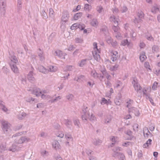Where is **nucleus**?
Masks as SVG:
<instances>
[{
	"mask_svg": "<svg viewBox=\"0 0 160 160\" xmlns=\"http://www.w3.org/2000/svg\"><path fill=\"white\" fill-rule=\"evenodd\" d=\"M34 100V99L32 97H29L26 98V101L30 103H32Z\"/></svg>",
	"mask_w": 160,
	"mask_h": 160,
	"instance_id": "47",
	"label": "nucleus"
},
{
	"mask_svg": "<svg viewBox=\"0 0 160 160\" xmlns=\"http://www.w3.org/2000/svg\"><path fill=\"white\" fill-rule=\"evenodd\" d=\"M158 83L156 82H155L153 84L152 88L153 90H155V89L157 88V86L158 84Z\"/></svg>",
	"mask_w": 160,
	"mask_h": 160,
	"instance_id": "63",
	"label": "nucleus"
},
{
	"mask_svg": "<svg viewBox=\"0 0 160 160\" xmlns=\"http://www.w3.org/2000/svg\"><path fill=\"white\" fill-rule=\"evenodd\" d=\"M145 54V53L144 52H142L139 57L140 59L142 62L144 61L145 58H147Z\"/></svg>",
	"mask_w": 160,
	"mask_h": 160,
	"instance_id": "21",
	"label": "nucleus"
},
{
	"mask_svg": "<svg viewBox=\"0 0 160 160\" xmlns=\"http://www.w3.org/2000/svg\"><path fill=\"white\" fill-rule=\"evenodd\" d=\"M26 116V114L24 112H20L18 115V118L20 120H22Z\"/></svg>",
	"mask_w": 160,
	"mask_h": 160,
	"instance_id": "15",
	"label": "nucleus"
},
{
	"mask_svg": "<svg viewBox=\"0 0 160 160\" xmlns=\"http://www.w3.org/2000/svg\"><path fill=\"white\" fill-rule=\"evenodd\" d=\"M78 23H76L72 25L70 27V29L72 30L76 29L78 28Z\"/></svg>",
	"mask_w": 160,
	"mask_h": 160,
	"instance_id": "44",
	"label": "nucleus"
},
{
	"mask_svg": "<svg viewBox=\"0 0 160 160\" xmlns=\"http://www.w3.org/2000/svg\"><path fill=\"white\" fill-rule=\"evenodd\" d=\"M18 150L17 146L15 144H12V146L9 149V151L12 152H15Z\"/></svg>",
	"mask_w": 160,
	"mask_h": 160,
	"instance_id": "23",
	"label": "nucleus"
},
{
	"mask_svg": "<svg viewBox=\"0 0 160 160\" xmlns=\"http://www.w3.org/2000/svg\"><path fill=\"white\" fill-rule=\"evenodd\" d=\"M40 92H41V90L39 89H36L33 90L32 93L34 95H36L37 97H38L41 95Z\"/></svg>",
	"mask_w": 160,
	"mask_h": 160,
	"instance_id": "16",
	"label": "nucleus"
},
{
	"mask_svg": "<svg viewBox=\"0 0 160 160\" xmlns=\"http://www.w3.org/2000/svg\"><path fill=\"white\" fill-rule=\"evenodd\" d=\"M88 119H89L90 120L92 121L95 120L96 119V118L93 114L92 113L91 115H90L89 117L88 118Z\"/></svg>",
	"mask_w": 160,
	"mask_h": 160,
	"instance_id": "58",
	"label": "nucleus"
},
{
	"mask_svg": "<svg viewBox=\"0 0 160 160\" xmlns=\"http://www.w3.org/2000/svg\"><path fill=\"white\" fill-rule=\"evenodd\" d=\"M148 132L149 133H150L149 131L148 130V129H146V130H144L143 131V134L145 137H146V136L147 138L148 137V136L149 135V134L148 133Z\"/></svg>",
	"mask_w": 160,
	"mask_h": 160,
	"instance_id": "50",
	"label": "nucleus"
},
{
	"mask_svg": "<svg viewBox=\"0 0 160 160\" xmlns=\"http://www.w3.org/2000/svg\"><path fill=\"white\" fill-rule=\"evenodd\" d=\"M1 14L2 16H4L6 13V4L5 0H1L0 2Z\"/></svg>",
	"mask_w": 160,
	"mask_h": 160,
	"instance_id": "5",
	"label": "nucleus"
},
{
	"mask_svg": "<svg viewBox=\"0 0 160 160\" xmlns=\"http://www.w3.org/2000/svg\"><path fill=\"white\" fill-rule=\"evenodd\" d=\"M112 41V39L110 37H108L107 38V42L108 44H111Z\"/></svg>",
	"mask_w": 160,
	"mask_h": 160,
	"instance_id": "62",
	"label": "nucleus"
},
{
	"mask_svg": "<svg viewBox=\"0 0 160 160\" xmlns=\"http://www.w3.org/2000/svg\"><path fill=\"white\" fill-rule=\"evenodd\" d=\"M119 19L116 18L115 17L114 15L111 16L110 18V20L111 22H113L116 25H118Z\"/></svg>",
	"mask_w": 160,
	"mask_h": 160,
	"instance_id": "13",
	"label": "nucleus"
},
{
	"mask_svg": "<svg viewBox=\"0 0 160 160\" xmlns=\"http://www.w3.org/2000/svg\"><path fill=\"white\" fill-rule=\"evenodd\" d=\"M130 44V42L128 41L127 39L124 40L121 42V44L123 46H125L126 45H129Z\"/></svg>",
	"mask_w": 160,
	"mask_h": 160,
	"instance_id": "36",
	"label": "nucleus"
},
{
	"mask_svg": "<svg viewBox=\"0 0 160 160\" xmlns=\"http://www.w3.org/2000/svg\"><path fill=\"white\" fill-rule=\"evenodd\" d=\"M27 78L28 80L31 82H34L35 81V79L34 77L33 72L32 71L29 72L28 74Z\"/></svg>",
	"mask_w": 160,
	"mask_h": 160,
	"instance_id": "9",
	"label": "nucleus"
},
{
	"mask_svg": "<svg viewBox=\"0 0 160 160\" xmlns=\"http://www.w3.org/2000/svg\"><path fill=\"white\" fill-rule=\"evenodd\" d=\"M91 74L95 78H96L99 77L98 76V74L95 71H92Z\"/></svg>",
	"mask_w": 160,
	"mask_h": 160,
	"instance_id": "39",
	"label": "nucleus"
},
{
	"mask_svg": "<svg viewBox=\"0 0 160 160\" xmlns=\"http://www.w3.org/2000/svg\"><path fill=\"white\" fill-rule=\"evenodd\" d=\"M152 141V140L151 139H149L143 145V148H147L149 146V145H151V142Z\"/></svg>",
	"mask_w": 160,
	"mask_h": 160,
	"instance_id": "24",
	"label": "nucleus"
},
{
	"mask_svg": "<svg viewBox=\"0 0 160 160\" xmlns=\"http://www.w3.org/2000/svg\"><path fill=\"white\" fill-rule=\"evenodd\" d=\"M38 69L40 72L44 73H46L49 72L48 69L45 68L42 66H40L38 67Z\"/></svg>",
	"mask_w": 160,
	"mask_h": 160,
	"instance_id": "12",
	"label": "nucleus"
},
{
	"mask_svg": "<svg viewBox=\"0 0 160 160\" xmlns=\"http://www.w3.org/2000/svg\"><path fill=\"white\" fill-rule=\"evenodd\" d=\"M118 65L117 64L110 67L109 69L111 71H115L118 69Z\"/></svg>",
	"mask_w": 160,
	"mask_h": 160,
	"instance_id": "34",
	"label": "nucleus"
},
{
	"mask_svg": "<svg viewBox=\"0 0 160 160\" xmlns=\"http://www.w3.org/2000/svg\"><path fill=\"white\" fill-rule=\"evenodd\" d=\"M102 143V141L99 139H95L93 142L94 145L96 146L100 145Z\"/></svg>",
	"mask_w": 160,
	"mask_h": 160,
	"instance_id": "27",
	"label": "nucleus"
},
{
	"mask_svg": "<svg viewBox=\"0 0 160 160\" xmlns=\"http://www.w3.org/2000/svg\"><path fill=\"white\" fill-rule=\"evenodd\" d=\"M78 28H79L81 30H83L85 28V25L84 24L81 25L78 23Z\"/></svg>",
	"mask_w": 160,
	"mask_h": 160,
	"instance_id": "60",
	"label": "nucleus"
},
{
	"mask_svg": "<svg viewBox=\"0 0 160 160\" xmlns=\"http://www.w3.org/2000/svg\"><path fill=\"white\" fill-rule=\"evenodd\" d=\"M128 10L127 8L125 6H123L120 10L121 11L122 13L126 12Z\"/></svg>",
	"mask_w": 160,
	"mask_h": 160,
	"instance_id": "61",
	"label": "nucleus"
},
{
	"mask_svg": "<svg viewBox=\"0 0 160 160\" xmlns=\"http://www.w3.org/2000/svg\"><path fill=\"white\" fill-rule=\"evenodd\" d=\"M73 122L75 125L77 126L78 128L80 127L79 125H80V124L78 119H74L73 120Z\"/></svg>",
	"mask_w": 160,
	"mask_h": 160,
	"instance_id": "37",
	"label": "nucleus"
},
{
	"mask_svg": "<svg viewBox=\"0 0 160 160\" xmlns=\"http://www.w3.org/2000/svg\"><path fill=\"white\" fill-rule=\"evenodd\" d=\"M90 24L93 27H96L98 25V22L96 19L93 18L90 22Z\"/></svg>",
	"mask_w": 160,
	"mask_h": 160,
	"instance_id": "19",
	"label": "nucleus"
},
{
	"mask_svg": "<svg viewBox=\"0 0 160 160\" xmlns=\"http://www.w3.org/2000/svg\"><path fill=\"white\" fill-rule=\"evenodd\" d=\"M92 54L94 59L97 61H99L100 59V57L99 54L97 53L96 50L92 52Z\"/></svg>",
	"mask_w": 160,
	"mask_h": 160,
	"instance_id": "14",
	"label": "nucleus"
},
{
	"mask_svg": "<svg viewBox=\"0 0 160 160\" xmlns=\"http://www.w3.org/2000/svg\"><path fill=\"white\" fill-rule=\"evenodd\" d=\"M146 98L147 99H149L150 102L151 103V104L152 105H154V103L153 100L152 99V98L150 97V95H147V96L146 97Z\"/></svg>",
	"mask_w": 160,
	"mask_h": 160,
	"instance_id": "46",
	"label": "nucleus"
},
{
	"mask_svg": "<svg viewBox=\"0 0 160 160\" xmlns=\"http://www.w3.org/2000/svg\"><path fill=\"white\" fill-rule=\"evenodd\" d=\"M118 158L119 159V160H124L125 159V156L122 153H121L119 156Z\"/></svg>",
	"mask_w": 160,
	"mask_h": 160,
	"instance_id": "52",
	"label": "nucleus"
},
{
	"mask_svg": "<svg viewBox=\"0 0 160 160\" xmlns=\"http://www.w3.org/2000/svg\"><path fill=\"white\" fill-rule=\"evenodd\" d=\"M102 72L103 75L106 77L107 78L108 80H110V78L111 77L110 76L109 73L106 71V70H104L102 71Z\"/></svg>",
	"mask_w": 160,
	"mask_h": 160,
	"instance_id": "28",
	"label": "nucleus"
},
{
	"mask_svg": "<svg viewBox=\"0 0 160 160\" xmlns=\"http://www.w3.org/2000/svg\"><path fill=\"white\" fill-rule=\"evenodd\" d=\"M96 9L97 11L99 13L102 12V10L103 9L102 7L101 6H99L97 7Z\"/></svg>",
	"mask_w": 160,
	"mask_h": 160,
	"instance_id": "54",
	"label": "nucleus"
},
{
	"mask_svg": "<svg viewBox=\"0 0 160 160\" xmlns=\"http://www.w3.org/2000/svg\"><path fill=\"white\" fill-rule=\"evenodd\" d=\"M88 60V59H82L79 63V66L81 67H82L86 65V61Z\"/></svg>",
	"mask_w": 160,
	"mask_h": 160,
	"instance_id": "29",
	"label": "nucleus"
},
{
	"mask_svg": "<svg viewBox=\"0 0 160 160\" xmlns=\"http://www.w3.org/2000/svg\"><path fill=\"white\" fill-rule=\"evenodd\" d=\"M81 118L82 121L86 122L89 117L90 113L87 107H84L82 108V112H81Z\"/></svg>",
	"mask_w": 160,
	"mask_h": 160,
	"instance_id": "2",
	"label": "nucleus"
},
{
	"mask_svg": "<svg viewBox=\"0 0 160 160\" xmlns=\"http://www.w3.org/2000/svg\"><path fill=\"white\" fill-rule=\"evenodd\" d=\"M61 98V97L60 96H58L56 98L52 100H51V102L52 103H53L55 102H56L57 101H58L60 100Z\"/></svg>",
	"mask_w": 160,
	"mask_h": 160,
	"instance_id": "56",
	"label": "nucleus"
},
{
	"mask_svg": "<svg viewBox=\"0 0 160 160\" xmlns=\"http://www.w3.org/2000/svg\"><path fill=\"white\" fill-rule=\"evenodd\" d=\"M126 134L130 137V138H128V140L131 139L132 138V132L130 130H128L126 132Z\"/></svg>",
	"mask_w": 160,
	"mask_h": 160,
	"instance_id": "43",
	"label": "nucleus"
},
{
	"mask_svg": "<svg viewBox=\"0 0 160 160\" xmlns=\"http://www.w3.org/2000/svg\"><path fill=\"white\" fill-rule=\"evenodd\" d=\"M158 47L157 45H154L152 47V50L153 52H157L158 50Z\"/></svg>",
	"mask_w": 160,
	"mask_h": 160,
	"instance_id": "59",
	"label": "nucleus"
},
{
	"mask_svg": "<svg viewBox=\"0 0 160 160\" xmlns=\"http://www.w3.org/2000/svg\"><path fill=\"white\" fill-rule=\"evenodd\" d=\"M29 140V138H28L25 137H22L18 140L16 139L15 140V142L16 143L22 144L25 142H28Z\"/></svg>",
	"mask_w": 160,
	"mask_h": 160,
	"instance_id": "8",
	"label": "nucleus"
},
{
	"mask_svg": "<svg viewBox=\"0 0 160 160\" xmlns=\"http://www.w3.org/2000/svg\"><path fill=\"white\" fill-rule=\"evenodd\" d=\"M112 119V116L110 115L107 116L105 119V123H110Z\"/></svg>",
	"mask_w": 160,
	"mask_h": 160,
	"instance_id": "26",
	"label": "nucleus"
},
{
	"mask_svg": "<svg viewBox=\"0 0 160 160\" xmlns=\"http://www.w3.org/2000/svg\"><path fill=\"white\" fill-rule=\"evenodd\" d=\"M52 147L56 150L58 149L59 148L60 145L58 141H54L52 144Z\"/></svg>",
	"mask_w": 160,
	"mask_h": 160,
	"instance_id": "18",
	"label": "nucleus"
},
{
	"mask_svg": "<svg viewBox=\"0 0 160 160\" xmlns=\"http://www.w3.org/2000/svg\"><path fill=\"white\" fill-rule=\"evenodd\" d=\"M67 127L69 128H71V126L72 125V122L71 121L68 120L66 119L64 121Z\"/></svg>",
	"mask_w": 160,
	"mask_h": 160,
	"instance_id": "20",
	"label": "nucleus"
},
{
	"mask_svg": "<svg viewBox=\"0 0 160 160\" xmlns=\"http://www.w3.org/2000/svg\"><path fill=\"white\" fill-rule=\"evenodd\" d=\"M73 96L72 94H69L66 96L67 98L69 101H71L72 100Z\"/></svg>",
	"mask_w": 160,
	"mask_h": 160,
	"instance_id": "57",
	"label": "nucleus"
},
{
	"mask_svg": "<svg viewBox=\"0 0 160 160\" xmlns=\"http://www.w3.org/2000/svg\"><path fill=\"white\" fill-rule=\"evenodd\" d=\"M2 125V129L5 134H7L11 131L10 128V124L8 122L4 120L1 121Z\"/></svg>",
	"mask_w": 160,
	"mask_h": 160,
	"instance_id": "3",
	"label": "nucleus"
},
{
	"mask_svg": "<svg viewBox=\"0 0 160 160\" xmlns=\"http://www.w3.org/2000/svg\"><path fill=\"white\" fill-rule=\"evenodd\" d=\"M55 53L57 56L61 59H64L65 58L64 56L66 55V54L65 53L63 52L62 51L59 50L56 51Z\"/></svg>",
	"mask_w": 160,
	"mask_h": 160,
	"instance_id": "11",
	"label": "nucleus"
},
{
	"mask_svg": "<svg viewBox=\"0 0 160 160\" xmlns=\"http://www.w3.org/2000/svg\"><path fill=\"white\" fill-rule=\"evenodd\" d=\"M146 38L148 40L150 41H153L154 38L151 35H147L145 36Z\"/></svg>",
	"mask_w": 160,
	"mask_h": 160,
	"instance_id": "45",
	"label": "nucleus"
},
{
	"mask_svg": "<svg viewBox=\"0 0 160 160\" xmlns=\"http://www.w3.org/2000/svg\"><path fill=\"white\" fill-rule=\"evenodd\" d=\"M65 137L67 139L68 142H67V143H68L69 142L68 141H72L73 140V138L71 135L69 134H66Z\"/></svg>",
	"mask_w": 160,
	"mask_h": 160,
	"instance_id": "32",
	"label": "nucleus"
},
{
	"mask_svg": "<svg viewBox=\"0 0 160 160\" xmlns=\"http://www.w3.org/2000/svg\"><path fill=\"white\" fill-rule=\"evenodd\" d=\"M75 42L77 43H81L82 42L83 40L82 39L79 38H77L75 39Z\"/></svg>",
	"mask_w": 160,
	"mask_h": 160,
	"instance_id": "53",
	"label": "nucleus"
},
{
	"mask_svg": "<svg viewBox=\"0 0 160 160\" xmlns=\"http://www.w3.org/2000/svg\"><path fill=\"white\" fill-rule=\"evenodd\" d=\"M160 11V8H158L157 6H153L151 9V12L154 13H156L157 11Z\"/></svg>",
	"mask_w": 160,
	"mask_h": 160,
	"instance_id": "25",
	"label": "nucleus"
},
{
	"mask_svg": "<svg viewBox=\"0 0 160 160\" xmlns=\"http://www.w3.org/2000/svg\"><path fill=\"white\" fill-rule=\"evenodd\" d=\"M92 6L88 4H86L84 5V9L85 10L89 11L91 9Z\"/></svg>",
	"mask_w": 160,
	"mask_h": 160,
	"instance_id": "33",
	"label": "nucleus"
},
{
	"mask_svg": "<svg viewBox=\"0 0 160 160\" xmlns=\"http://www.w3.org/2000/svg\"><path fill=\"white\" fill-rule=\"evenodd\" d=\"M82 12H78L76 13L73 17L74 20H77L78 19L82 16Z\"/></svg>",
	"mask_w": 160,
	"mask_h": 160,
	"instance_id": "30",
	"label": "nucleus"
},
{
	"mask_svg": "<svg viewBox=\"0 0 160 160\" xmlns=\"http://www.w3.org/2000/svg\"><path fill=\"white\" fill-rule=\"evenodd\" d=\"M112 11L114 14H117L119 12V10L117 8L114 7V8L112 9Z\"/></svg>",
	"mask_w": 160,
	"mask_h": 160,
	"instance_id": "55",
	"label": "nucleus"
},
{
	"mask_svg": "<svg viewBox=\"0 0 160 160\" xmlns=\"http://www.w3.org/2000/svg\"><path fill=\"white\" fill-rule=\"evenodd\" d=\"M73 67H74L72 66H67L65 68L64 70L66 71H72Z\"/></svg>",
	"mask_w": 160,
	"mask_h": 160,
	"instance_id": "38",
	"label": "nucleus"
},
{
	"mask_svg": "<svg viewBox=\"0 0 160 160\" xmlns=\"http://www.w3.org/2000/svg\"><path fill=\"white\" fill-rule=\"evenodd\" d=\"M41 98L43 99H46L47 98H51V96L48 95H45L42 94L41 95Z\"/></svg>",
	"mask_w": 160,
	"mask_h": 160,
	"instance_id": "48",
	"label": "nucleus"
},
{
	"mask_svg": "<svg viewBox=\"0 0 160 160\" xmlns=\"http://www.w3.org/2000/svg\"><path fill=\"white\" fill-rule=\"evenodd\" d=\"M42 14L43 16V18L46 19L48 18V16L46 13L45 12L44 10H42Z\"/></svg>",
	"mask_w": 160,
	"mask_h": 160,
	"instance_id": "51",
	"label": "nucleus"
},
{
	"mask_svg": "<svg viewBox=\"0 0 160 160\" xmlns=\"http://www.w3.org/2000/svg\"><path fill=\"white\" fill-rule=\"evenodd\" d=\"M6 146L5 145L2 144L0 146V152H2L6 150Z\"/></svg>",
	"mask_w": 160,
	"mask_h": 160,
	"instance_id": "42",
	"label": "nucleus"
},
{
	"mask_svg": "<svg viewBox=\"0 0 160 160\" xmlns=\"http://www.w3.org/2000/svg\"><path fill=\"white\" fill-rule=\"evenodd\" d=\"M49 72H55L56 71V67H55L52 66H50L49 69Z\"/></svg>",
	"mask_w": 160,
	"mask_h": 160,
	"instance_id": "41",
	"label": "nucleus"
},
{
	"mask_svg": "<svg viewBox=\"0 0 160 160\" xmlns=\"http://www.w3.org/2000/svg\"><path fill=\"white\" fill-rule=\"evenodd\" d=\"M101 31L102 32L104 33L105 34L107 32L108 30L107 27H104L102 28L101 29Z\"/></svg>",
	"mask_w": 160,
	"mask_h": 160,
	"instance_id": "64",
	"label": "nucleus"
},
{
	"mask_svg": "<svg viewBox=\"0 0 160 160\" xmlns=\"http://www.w3.org/2000/svg\"><path fill=\"white\" fill-rule=\"evenodd\" d=\"M49 14L50 17H51V18H53L54 17V12L52 8H50L49 9Z\"/></svg>",
	"mask_w": 160,
	"mask_h": 160,
	"instance_id": "40",
	"label": "nucleus"
},
{
	"mask_svg": "<svg viewBox=\"0 0 160 160\" xmlns=\"http://www.w3.org/2000/svg\"><path fill=\"white\" fill-rule=\"evenodd\" d=\"M85 77L82 75H80L77 78V79L76 78H74V80H76L78 82H80L81 81L83 82L85 80Z\"/></svg>",
	"mask_w": 160,
	"mask_h": 160,
	"instance_id": "17",
	"label": "nucleus"
},
{
	"mask_svg": "<svg viewBox=\"0 0 160 160\" xmlns=\"http://www.w3.org/2000/svg\"><path fill=\"white\" fill-rule=\"evenodd\" d=\"M136 79H133L132 83L133 84L135 90L137 91V93H141V89L142 88L140 84L137 82Z\"/></svg>",
	"mask_w": 160,
	"mask_h": 160,
	"instance_id": "6",
	"label": "nucleus"
},
{
	"mask_svg": "<svg viewBox=\"0 0 160 160\" xmlns=\"http://www.w3.org/2000/svg\"><path fill=\"white\" fill-rule=\"evenodd\" d=\"M38 54L40 60L41 61H44L45 59V54L42 51L40 48L38 49Z\"/></svg>",
	"mask_w": 160,
	"mask_h": 160,
	"instance_id": "7",
	"label": "nucleus"
},
{
	"mask_svg": "<svg viewBox=\"0 0 160 160\" xmlns=\"http://www.w3.org/2000/svg\"><path fill=\"white\" fill-rule=\"evenodd\" d=\"M138 18H136L134 20L135 23H137L140 22L142 21V19L144 17V14L142 11H139L137 14Z\"/></svg>",
	"mask_w": 160,
	"mask_h": 160,
	"instance_id": "4",
	"label": "nucleus"
},
{
	"mask_svg": "<svg viewBox=\"0 0 160 160\" xmlns=\"http://www.w3.org/2000/svg\"><path fill=\"white\" fill-rule=\"evenodd\" d=\"M132 112L134 113L135 116H138L140 115L139 111L136 108H134L132 109Z\"/></svg>",
	"mask_w": 160,
	"mask_h": 160,
	"instance_id": "31",
	"label": "nucleus"
},
{
	"mask_svg": "<svg viewBox=\"0 0 160 160\" xmlns=\"http://www.w3.org/2000/svg\"><path fill=\"white\" fill-rule=\"evenodd\" d=\"M9 58L11 60L9 64L11 69L14 73H17L19 71L16 65L19 64L18 61L14 52H9Z\"/></svg>",
	"mask_w": 160,
	"mask_h": 160,
	"instance_id": "1",
	"label": "nucleus"
},
{
	"mask_svg": "<svg viewBox=\"0 0 160 160\" xmlns=\"http://www.w3.org/2000/svg\"><path fill=\"white\" fill-rule=\"evenodd\" d=\"M112 29L115 32H118L119 30V27L118 26V25H117L116 26L114 25L112 27Z\"/></svg>",
	"mask_w": 160,
	"mask_h": 160,
	"instance_id": "49",
	"label": "nucleus"
},
{
	"mask_svg": "<svg viewBox=\"0 0 160 160\" xmlns=\"http://www.w3.org/2000/svg\"><path fill=\"white\" fill-rule=\"evenodd\" d=\"M111 53L113 55V56L111 59L112 61H114L117 59L118 52L117 51H114L112 52Z\"/></svg>",
	"mask_w": 160,
	"mask_h": 160,
	"instance_id": "22",
	"label": "nucleus"
},
{
	"mask_svg": "<svg viewBox=\"0 0 160 160\" xmlns=\"http://www.w3.org/2000/svg\"><path fill=\"white\" fill-rule=\"evenodd\" d=\"M112 150L114 152L112 154V157L114 158L118 157L121 152H116L114 149H113Z\"/></svg>",
	"mask_w": 160,
	"mask_h": 160,
	"instance_id": "35",
	"label": "nucleus"
},
{
	"mask_svg": "<svg viewBox=\"0 0 160 160\" xmlns=\"http://www.w3.org/2000/svg\"><path fill=\"white\" fill-rule=\"evenodd\" d=\"M69 17L68 12L67 11H64L62 13V20L64 21H67Z\"/></svg>",
	"mask_w": 160,
	"mask_h": 160,
	"instance_id": "10",
	"label": "nucleus"
}]
</instances>
